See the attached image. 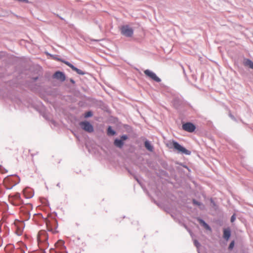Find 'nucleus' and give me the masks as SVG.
Here are the masks:
<instances>
[{
  "instance_id": "obj_1",
  "label": "nucleus",
  "mask_w": 253,
  "mask_h": 253,
  "mask_svg": "<svg viewBox=\"0 0 253 253\" xmlns=\"http://www.w3.org/2000/svg\"><path fill=\"white\" fill-rule=\"evenodd\" d=\"M48 235L45 231L41 230L39 231L38 234L37 240L38 246L41 250H44L48 248Z\"/></svg>"
},
{
  "instance_id": "obj_2",
  "label": "nucleus",
  "mask_w": 253,
  "mask_h": 253,
  "mask_svg": "<svg viewBox=\"0 0 253 253\" xmlns=\"http://www.w3.org/2000/svg\"><path fill=\"white\" fill-rule=\"evenodd\" d=\"M19 182L17 176H11L5 178L3 180V185L7 189H11Z\"/></svg>"
},
{
  "instance_id": "obj_3",
  "label": "nucleus",
  "mask_w": 253,
  "mask_h": 253,
  "mask_svg": "<svg viewBox=\"0 0 253 253\" xmlns=\"http://www.w3.org/2000/svg\"><path fill=\"white\" fill-rule=\"evenodd\" d=\"M9 202L14 206H20L23 204V201L19 193H11L8 195Z\"/></svg>"
},
{
  "instance_id": "obj_4",
  "label": "nucleus",
  "mask_w": 253,
  "mask_h": 253,
  "mask_svg": "<svg viewBox=\"0 0 253 253\" xmlns=\"http://www.w3.org/2000/svg\"><path fill=\"white\" fill-rule=\"evenodd\" d=\"M15 232L18 236L22 234L24 228V223L23 221L16 220L14 223Z\"/></svg>"
},
{
  "instance_id": "obj_5",
  "label": "nucleus",
  "mask_w": 253,
  "mask_h": 253,
  "mask_svg": "<svg viewBox=\"0 0 253 253\" xmlns=\"http://www.w3.org/2000/svg\"><path fill=\"white\" fill-rule=\"evenodd\" d=\"M172 145L173 148L178 151V152L185 154L186 155H190V152L187 149H186L185 148L181 146L178 143H177L176 141H173L172 142Z\"/></svg>"
},
{
  "instance_id": "obj_6",
  "label": "nucleus",
  "mask_w": 253,
  "mask_h": 253,
  "mask_svg": "<svg viewBox=\"0 0 253 253\" xmlns=\"http://www.w3.org/2000/svg\"><path fill=\"white\" fill-rule=\"evenodd\" d=\"M121 31L123 35L127 37H131L133 33L132 29L127 25L122 26Z\"/></svg>"
},
{
  "instance_id": "obj_7",
  "label": "nucleus",
  "mask_w": 253,
  "mask_h": 253,
  "mask_svg": "<svg viewBox=\"0 0 253 253\" xmlns=\"http://www.w3.org/2000/svg\"><path fill=\"white\" fill-rule=\"evenodd\" d=\"M80 125L84 130L88 132H92L93 131L92 126L87 121L81 122Z\"/></svg>"
},
{
  "instance_id": "obj_8",
  "label": "nucleus",
  "mask_w": 253,
  "mask_h": 253,
  "mask_svg": "<svg viewBox=\"0 0 253 253\" xmlns=\"http://www.w3.org/2000/svg\"><path fill=\"white\" fill-rule=\"evenodd\" d=\"M144 73L147 76L156 82L159 83L161 81V79L158 77L154 72L149 70H145Z\"/></svg>"
},
{
  "instance_id": "obj_9",
  "label": "nucleus",
  "mask_w": 253,
  "mask_h": 253,
  "mask_svg": "<svg viewBox=\"0 0 253 253\" xmlns=\"http://www.w3.org/2000/svg\"><path fill=\"white\" fill-rule=\"evenodd\" d=\"M182 128L186 131L192 132L195 130L196 127L193 124L187 123L182 125Z\"/></svg>"
},
{
  "instance_id": "obj_10",
  "label": "nucleus",
  "mask_w": 253,
  "mask_h": 253,
  "mask_svg": "<svg viewBox=\"0 0 253 253\" xmlns=\"http://www.w3.org/2000/svg\"><path fill=\"white\" fill-rule=\"evenodd\" d=\"M53 77L61 82L64 81L66 79L65 75L60 71L55 72L53 75Z\"/></svg>"
},
{
  "instance_id": "obj_11",
  "label": "nucleus",
  "mask_w": 253,
  "mask_h": 253,
  "mask_svg": "<svg viewBox=\"0 0 253 253\" xmlns=\"http://www.w3.org/2000/svg\"><path fill=\"white\" fill-rule=\"evenodd\" d=\"M231 235V232L229 228L224 229L223 230V238L226 240H228Z\"/></svg>"
},
{
  "instance_id": "obj_12",
  "label": "nucleus",
  "mask_w": 253,
  "mask_h": 253,
  "mask_svg": "<svg viewBox=\"0 0 253 253\" xmlns=\"http://www.w3.org/2000/svg\"><path fill=\"white\" fill-rule=\"evenodd\" d=\"M64 242L62 240L58 241L55 244V246L56 248H58L59 250H63L64 249Z\"/></svg>"
},
{
  "instance_id": "obj_13",
  "label": "nucleus",
  "mask_w": 253,
  "mask_h": 253,
  "mask_svg": "<svg viewBox=\"0 0 253 253\" xmlns=\"http://www.w3.org/2000/svg\"><path fill=\"white\" fill-rule=\"evenodd\" d=\"M245 66H249L250 68L253 69V62L250 59H245L244 61Z\"/></svg>"
},
{
  "instance_id": "obj_14",
  "label": "nucleus",
  "mask_w": 253,
  "mask_h": 253,
  "mask_svg": "<svg viewBox=\"0 0 253 253\" xmlns=\"http://www.w3.org/2000/svg\"><path fill=\"white\" fill-rule=\"evenodd\" d=\"M114 144L119 148H122L124 145L122 140L116 139L115 140Z\"/></svg>"
},
{
  "instance_id": "obj_15",
  "label": "nucleus",
  "mask_w": 253,
  "mask_h": 253,
  "mask_svg": "<svg viewBox=\"0 0 253 253\" xmlns=\"http://www.w3.org/2000/svg\"><path fill=\"white\" fill-rule=\"evenodd\" d=\"M26 208H25V206H22L21 208H20V211L21 212H24V214H25V218L24 219H27L29 218V210H27L26 211H24L25 210V209H26Z\"/></svg>"
},
{
  "instance_id": "obj_16",
  "label": "nucleus",
  "mask_w": 253,
  "mask_h": 253,
  "mask_svg": "<svg viewBox=\"0 0 253 253\" xmlns=\"http://www.w3.org/2000/svg\"><path fill=\"white\" fill-rule=\"evenodd\" d=\"M145 147L149 151H152L153 150V147L151 144L147 141L145 142Z\"/></svg>"
},
{
  "instance_id": "obj_17",
  "label": "nucleus",
  "mask_w": 253,
  "mask_h": 253,
  "mask_svg": "<svg viewBox=\"0 0 253 253\" xmlns=\"http://www.w3.org/2000/svg\"><path fill=\"white\" fill-rule=\"evenodd\" d=\"M115 131L113 130L111 126H109L107 129V134L108 135H114L115 134Z\"/></svg>"
},
{
  "instance_id": "obj_18",
  "label": "nucleus",
  "mask_w": 253,
  "mask_h": 253,
  "mask_svg": "<svg viewBox=\"0 0 253 253\" xmlns=\"http://www.w3.org/2000/svg\"><path fill=\"white\" fill-rule=\"evenodd\" d=\"M72 70L73 71L76 72L79 75H83L84 74V73L83 71H82L80 69H78L77 68L75 67V66H74V67L73 68Z\"/></svg>"
},
{
  "instance_id": "obj_19",
  "label": "nucleus",
  "mask_w": 253,
  "mask_h": 253,
  "mask_svg": "<svg viewBox=\"0 0 253 253\" xmlns=\"http://www.w3.org/2000/svg\"><path fill=\"white\" fill-rule=\"evenodd\" d=\"M66 65H67V66H68L69 67H70L72 69H73V68L74 67V65H73L72 64H71L70 63H69V62L68 61H63Z\"/></svg>"
},
{
  "instance_id": "obj_20",
  "label": "nucleus",
  "mask_w": 253,
  "mask_h": 253,
  "mask_svg": "<svg viewBox=\"0 0 253 253\" xmlns=\"http://www.w3.org/2000/svg\"><path fill=\"white\" fill-rule=\"evenodd\" d=\"M92 115V113L91 112H90V111H88V112H87L85 113L84 117L85 118H88V117H91Z\"/></svg>"
},
{
  "instance_id": "obj_21",
  "label": "nucleus",
  "mask_w": 253,
  "mask_h": 253,
  "mask_svg": "<svg viewBox=\"0 0 253 253\" xmlns=\"http://www.w3.org/2000/svg\"><path fill=\"white\" fill-rule=\"evenodd\" d=\"M234 246V242L232 241L231 242V243L230 244V245L229 246V249L232 250Z\"/></svg>"
},
{
  "instance_id": "obj_22",
  "label": "nucleus",
  "mask_w": 253,
  "mask_h": 253,
  "mask_svg": "<svg viewBox=\"0 0 253 253\" xmlns=\"http://www.w3.org/2000/svg\"><path fill=\"white\" fill-rule=\"evenodd\" d=\"M121 140H122V141H123L127 139V136L126 135H124L121 136Z\"/></svg>"
},
{
  "instance_id": "obj_23",
  "label": "nucleus",
  "mask_w": 253,
  "mask_h": 253,
  "mask_svg": "<svg viewBox=\"0 0 253 253\" xmlns=\"http://www.w3.org/2000/svg\"><path fill=\"white\" fill-rule=\"evenodd\" d=\"M203 226L205 227V228H206L208 230H211V228L210 227V226L205 222L204 223V224H203Z\"/></svg>"
},
{
  "instance_id": "obj_24",
  "label": "nucleus",
  "mask_w": 253,
  "mask_h": 253,
  "mask_svg": "<svg viewBox=\"0 0 253 253\" xmlns=\"http://www.w3.org/2000/svg\"><path fill=\"white\" fill-rule=\"evenodd\" d=\"M16 252L17 253H25L24 251L21 249H18Z\"/></svg>"
},
{
  "instance_id": "obj_25",
  "label": "nucleus",
  "mask_w": 253,
  "mask_h": 253,
  "mask_svg": "<svg viewBox=\"0 0 253 253\" xmlns=\"http://www.w3.org/2000/svg\"><path fill=\"white\" fill-rule=\"evenodd\" d=\"M235 218H236V217H235V215H234H234H233L231 216V222H233L234 221V220H235Z\"/></svg>"
},
{
  "instance_id": "obj_26",
  "label": "nucleus",
  "mask_w": 253,
  "mask_h": 253,
  "mask_svg": "<svg viewBox=\"0 0 253 253\" xmlns=\"http://www.w3.org/2000/svg\"><path fill=\"white\" fill-rule=\"evenodd\" d=\"M47 228L48 231L53 232V229L50 227H49V226L48 225V224L47 223Z\"/></svg>"
},
{
  "instance_id": "obj_27",
  "label": "nucleus",
  "mask_w": 253,
  "mask_h": 253,
  "mask_svg": "<svg viewBox=\"0 0 253 253\" xmlns=\"http://www.w3.org/2000/svg\"><path fill=\"white\" fill-rule=\"evenodd\" d=\"M193 203L194 204H195V205H198V206H200L201 205V204L199 202L196 201L195 200H193Z\"/></svg>"
},
{
  "instance_id": "obj_28",
  "label": "nucleus",
  "mask_w": 253,
  "mask_h": 253,
  "mask_svg": "<svg viewBox=\"0 0 253 253\" xmlns=\"http://www.w3.org/2000/svg\"><path fill=\"white\" fill-rule=\"evenodd\" d=\"M2 245V240L1 236H0V247Z\"/></svg>"
},
{
  "instance_id": "obj_29",
  "label": "nucleus",
  "mask_w": 253,
  "mask_h": 253,
  "mask_svg": "<svg viewBox=\"0 0 253 253\" xmlns=\"http://www.w3.org/2000/svg\"><path fill=\"white\" fill-rule=\"evenodd\" d=\"M199 222L200 223L202 224L203 225L204 224V223H205V222L202 219H200Z\"/></svg>"
},
{
  "instance_id": "obj_30",
  "label": "nucleus",
  "mask_w": 253,
  "mask_h": 253,
  "mask_svg": "<svg viewBox=\"0 0 253 253\" xmlns=\"http://www.w3.org/2000/svg\"><path fill=\"white\" fill-rule=\"evenodd\" d=\"M195 244L196 246H197V244H198V242H197V241H195Z\"/></svg>"
},
{
  "instance_id": "obj_31",
  "label": "nucleus",
  "mask_w": 253,
  "mask_h": 253,
  "mask_svg": "<svg viewBox=\"0 0 253 253\" xmlns=\"http://www.w3.org/2000/svg\"><path fill=\"white\" fill-rule=\"evenodd\" d=\"M26 207H28L30 208V205H27Z\"/></svg>"
}]
</instances>
